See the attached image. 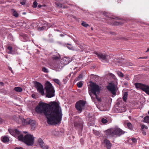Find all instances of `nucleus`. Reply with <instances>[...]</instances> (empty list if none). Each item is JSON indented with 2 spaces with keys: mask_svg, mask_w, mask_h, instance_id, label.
Instances as JSON below:
<instances>
[{
  "mask_svg": "<svg viewBox=\"0 0 149 149\" xmlns=\"http://www.w3.org/2000/svg\"><path fill=\"white\" fill-rule=\"evenodd\" d=\"M39 103L36 108V111L38 113H44L47 118L48 124H57L62 119L61 108L58 103Z\"/></svg>",
  "mask_w": 149,
  "mask_h": 149,
  "instance_id": "nucleus-1",
  "label": "nucleus"
},
{
  "mask_svg": "<svg viewBox=\"0 0 149 149\" xmlns=\"http://www.w3.org/2000/svg\"><path fill=\"white\" fill-rule=\"evenodd\" d=\"M17 136L19 141L24 142L28 146H31L34 143V137L31 134H27L24 137L23 135L20 134Z\"/></svg>",
  "mask_w": 149,
  "mask_h": 149,
  "instance_id": "nucleus-2",
  "label": "nucleus"
},
{
  "mask_svg": "<svg viewBox=\"0 0 149 149\" xmlns=\"http://www.w3.org/2000/svg\"><path fill=\"white\" fill-rule=\"evenodd\" d=\"M45 89L46 92V97H51L55 95V90L51 83L47 81L45 84Z\"/></svg>",
  "mask_w": 149,
  "mask_h": 149,
  "instance_id": "nucleus-3",
  "label": "nucleus"
},
{
  "mask_svg": "<svg viewBox=\"0 0 149 149\" xmlns=\"http://www.w3.org/2000/svg\"><path fill=\"white\" fill-rule=\"evenodd\" d=\"M106 134L108 135H111L113 136H119L123 134L125 132L118 128H115L112 129L108 130L106 132Z\"/></svg>",
  "mask_w": 149,
  "mask_h": 149,
  "instance_id": "nucleus-4",
  "label": "nucleus"
},
{
  "mask_svg": "<svg viewBox=\"0 0 149 149\" xmlns=\"http://www.w3.org/2000/svg\"><path fill=\"white\" fill-rule=\"evenodd\" d=\"M18 123H21L23 125L30 124L32 130H34L36 127V122L35 120L27 119H24L23 118L20 116L18 118Z\"/></svg>",
  "mask_w": 149,
  "mask_h": 149,
  "instance_id": "nucleus-5",
  "label": "nucleus"
},
{
  "mask_svg": "<svg viewBox=\"0 0 149 149\" xmlns=\"http://www.w3.org/2000/svg\"><path fill=\"white\" fill-rule=\"evenodd\" d=\"M90 88H89V93L92 98V94L95 96H96V93H98L100 92L99 86L93 83L90 85Z\"/></svg>",
  "mask_w": 149,
  "mask_h": 149,
  "instance_id": "nucleus-6",
  "label": "nucleus"
},
{
  "mask_svg": "<svg viewBox=\"0 0 149 149\" xmlns=\"http://www.w3.org/2000/svg\"><path fill=\"white\" fill-rule=\"evenodd\" d=\"M95 54L97 55L98 58L102 62H108L109 61L110 56L106 54L99 52H95Z\"/></svg>",
  "mask_w": 149,
  "mask_h": 149,
  "instance_id": "nucleus-7",
  "label": "nucleus"
},
{
  "mask_svg": "<svg viewBox=\"0 0 149 149\" xmlns=\"http://www.w3.org/2000/svg\"><path fill=\"white\" fill-rule=\"evenodd\" d=\"M134 85L136 88L141 89L148 94V92L149 91V86L138 83H135Z\"/></svg>",
  "mask_w": 149,
  "mask_h": 149,
  "instance_id": "nucleus-8",
  "label": "nucleus"
},
{
  "mask_svg": "<svg viewBox=\"0 0 149 149\" xmlns=\"http://www.w3.org/2000/svg\"><path fill=\"white\" fill-rule=\"evenodd\" d=\"M34 84L38 92L42 95H43L44 94V92L43 85L37 81H36Z\"/></svg>",
  "mask_w": 149,
  "mask_h": 149,
  "instance_id": "nucleus-9",
  "label": "nucleus"
},
{
  "mask_svg": "<svg viewBox=\"0 0 149 149\" xmlns=\"http://www.w3.org/2000/svg\"><path fill=\"white\" fill-rule=\"evenodd\" d=\"M107 89L110 91L112 94L115 95L116 92L115 85L113 84H110L107 87Z\"/></svg>",
  "mask_w": 149,
  "mask_h": 149,
  "instance_id": "nucleus-10",
  "label": "nucleus"
},
{
  "mask_svg": "<svg viewBox=\"0 0 149 149\" xmlns=\"http://www.w3.org/2000/svg\"><path fill=\"white\" fill-rule=\"evenodd\" d=\"M86 103H76L75 107L77 110L81 112L84 109Z\"/></svg>",
  "mask_w": 149,
  "mask_h": 149,
  "instance_id": "nucleus-11",
  "label": "nucleus"
},
{
  "mask_svg": "<svg viewBox=\"0 0 149 149\" xmlns=\"http://www.w3.org/2000/svg\"><path fill=\"white\" fill-rule=\"evenodd\" d=\"M38 143L40 147L42 149H48L49 146L47 145H46L43 142V141L40 138L38 139Z\"/></svg>",
  "mask_w": 149,
  "mask_h": 149,
  "instance_id": "nucleus-12",
  "label": "nucleus"
},
{
  "mask_svg": "<svg viewBox=\"0 0 149 149\" xmlns=\"http://www.w3.org/2000/svg\"><path fill=\"white\" fill-rule=\"evenodd\" d=\"M79 122L75 121L74 122V126L77 128H79L82 129L83 127V123L81 119H79Z\"/></svg>",
  "mask_w": 149,
  "mask_h": 149,
  "instance_id": "nucleus-13",
  "label": "nucleus"
},
{
  "mask_svg": "<svg viewBox=\"0 0 149 149\" xmlns=\"http://www.w3.org/2000/svg\"><path fill=\"white\" fill-rule=\"evenodd\" d=\"M104 143L107 149H110L111 146V144L109 140L107 139H105L104 140Z\"/></svg>",
  "mask_w": 149,
  "mask_h": 149,
  "instance_id": "nucleus-14",
  "label": "nucleus"
},
{
  "mask_svg": "<svg viewBox=\"0 0 149 149\" xmlns=\"http://www.w3.org/2000/svg\"><path fill=\"white\" fill-rule=\"evenodd\" d=\"M86 116L87 117V119L88 121H92L94 120L95 116L93 114L88 113Z\"/></svg>",
  "mask_w": 149,
  "mask_h": 149,
  "instance_id": "nucleus-15",
  "label": "nucleus"
},
{
  "mask_svg": "<svg viewBox=\"0 0 149 149\" xmlns=\"http://www.w3.org/2000/svg\"><path fill=\"white\" fill-rule=\"evenodd\" d=\"M71 61L72 59L71 58H69L65 57L63 58L61 62H63V63L65 65L68 64Z\"/></svg>",
  "mask_w": 149,
  "mask_h": 149,
  "instance_id": "nucleus-16",
  "label": "nucleus"
},
{
  "mask_svg": "<svg viewBox=\"0 0 149 149\" xmlns=\"http://www.w3.org/2000/svg\"><path fill=\"white\" fill-rule=\"evenodd\" d=\"M64 66V65L61 61L60 63H55L54 64V67L56 68L61 69Z\"/></svg>",
  "mask_w": 149,
  "mask_h": 149,
  "instance_id": "nucleus-17",
  "label": "nucleus"
},
{
  "mask_svg": "<svg viewBox=\"0 0 149 149\" xmlns=\"http://www.w3.org/2000/svg\"><path fill=\"white\" fill-rule=\"evenodd\" d=\"M56 55H53L52 58L54 60H58L60 59V55L57 54Z\"/></svg>",
  "mask_w": 149,
  "mask_h": 149,
  "instance_id": "nucleus-18",
  "label": "nucleus"
},
{
  "mask_svg": "<svg viewBox=\"0 0 149 149\" xmlns=\"http://www.w3.org/2000/svg\"><path fill=\"white\" fill-rule=\"evenodd\" d=\"M128 95V93L127 92H124L123 95V99L124 102H126L127 99Z\"/></svg>",
  "mask_w": 149,
  "mask_h": 149,
  "instance_id": "nucleus-19",
  "label": "nucleus"
},
{
  "mask_svg": "<svg viewBox=\"0 0 149 149\" xmlns=\"http://www.w3.org/2000/svg\"><path fill=\"white\" fill-rule=\"evenodd\" d=\"M2 141L4 143L8 142L9 141V139L6 136H4L2 139Z\"/></svg>",
  "mask_w": 149,
  "mask_h": 149,
  "instance_id": "nucleus-20",
  "label": "nucleus"
},
{
  "mask_svg": "<svg viewBox=\"0 0 149 149\" xmlns=\"http://www.w3.org/2000/svg\"><path fill=\"white\" fill-rule=\"evenodd\" d=\"M14 90L16 92H21L22 89V88L20 87H15L14 88Z\"/></svg>",
  "mask_w": 149,
  "mask_h": 149,
  "instance_id": "nucleus-21",
  "label": "nucleus"
},
{
  "mask_svg": "<svg viewBox=\"0 0 149 149\" xmlns=\"http://www.w3.org/2000/svg\"><path fill=\"white\" fill-rule=\"evenodd\" d=\"M144 122H146L149 123V116H146L144 118Z\"/></svg>",
  "mask_w": 149,
  "mask_h": 149,
  "instance_id": "nucleus-22",
  "label": "nucleus"
},
{
  "mask_svg": "<svg viewBox=\"0 0 149 149\" xmlns=\"http://www.w3.org/2000/svg\"><path fill=\"white\" fill-rule=\"evenodd\" d=\"M15 131V137H17V135L20 134L21 133V132L18 131L17 129L14 130Z\"/></svg>",
  "mask_w": 149,
  "mask_h": 149,
  "instance_id": "nucleus-23",
  "label": "nucleus"
},
{
  "mask_svg": "<svg viewBox=\"0 0 149 149\" xmlns=\"http://www.w3.org/2000/svg\"><path fill=\"white\" fill-rule=\"evenodd\" d=\"M53 81L59 85H61V84L59 80L57 79H53Z\"/></svg>",
  "mask_w": 149,
  "mask_h": 149,
  "instance_id": "nucleus-24",
  "label": "nucleus"
},
{
  "mask_svg": "<svg viewBox=\"0 0 149 149\" xmlns=\"http://www.w3.org/2000/svg\"><path fill=\"white\" fill-rule=\"evenodd\" d=\"M55 4L57 6V7H60V8H65V7H64L63 6V5L62 4L60 3H55Z\"/></svg>",
  "mask_w": 149,
  "mask_h": 149,
  "instance_id": "nucleus-25",
  "label": "nucleus"
},
{
  "mask_svg": "<svg viewBox=\"0 0 149 149\" xmlns=\"http://www.w3.org/2000/svg\"><path fill=\"white\" fill-rule=\"evenodd\" d=\"M127 127L130 130H132V124L130 122H128L127 124Z\"/></svg>",
  "mask_w": 149,
  "mask_h": 149,
  "instance_id": "nucleus-26",
  "label": "nucleus"
},
{
  "mask_svg": "<svg viewBox=\"0 0 149 149\" xmlns=\"http://www.w3.org/2000/svg\"><path fill=\"white\" fill-rule=\"evenodd\" d=\"M8 131L13 136H15V133L14 131V130H8Z\"/></svg>",
  "mask_w": 149,
  "mask_h": 149,
  "instance_id": "nucleus-27",
  "label": "nucleus"
},
{
  "mask_svg": "<svg viewBox=\"0 0 149 149\" xmlns=\"http://www.w3.org/2000/svg\"><path fill=\"white\" fill-rule=\"evenodd\" d=\"M83 85V83L81 81H80L77 83V85L78 88H81Z\"/></svg>",
  "mask_w": 149,
  "mask_h": 149,
  "instance_id": "nucleus-28",
  "label": "nucleus"
},
{
  "mask_svg": "<svg viewBox=\"0 0 149 149\" xmlns=\"http://www.w3.org/2000/svg\"><path fill=\"white\" fill-rule=\"evenodd\" d=\"M81 24L83 26L85 27H87L89 26L88 24L84 22H83L81 23Z\"/></svg>",
  "mask_w": 149,
  "mask_h": 149,
  "instance_id": "nucleus-29",
  "label": "nucleus"
},
{
  "mask_svg": "<svg viewBox=\"0 0 149 149\" xmlns=\"http://www.w3.org/2000/svg\"><path fill=\"white\" fill-rule=\"evenodd\" d=\"M101 122L103 124H105L108 122V121L104 118H102L101 119Z\"/></svg>",
  "mask_w": 149,
  "mask_h": 149,
  "instance_id": "nucleus-30",
  "label": "nucleus"
},
{
  "mask_svg": "<svg viewBox=\"0 0 149 149\" xmlns=\"http://www.w3.org/2000/svg\"><path fill=\"white\" fill-rule=\"evenodd\" d=\"M13 15L15 17H17L18 15V14L16 11L15 10H14L13 11Z\"/></svg>",
  "mask_w": 149,
  "mask_h": 149,
  "instance_id": "nucleus-31",
  "label": "nucleus"
},
{
  "mask_svg": "<svg viewBox=\"0 0 149 149\" xmlns=\"http://www.w3.org/2000/svg\"><path fill=\"white\" fill-rule=\"evenodd\" d=\"M42 71L46 73H48L49 72L48 70L45 67H43L42 68Z\"/></svg>",
  "mask_w": 149,
  "mask_h": 149,
  "instance_id": "nucleus-32",
  "label": "nucleus"
},
{
  "mask_svg": "<svg viewBox=\"0 0 149 149\" xmlns=\"http://www.w3.org/2000/svg\"><path fill=\"white\" fill-rule=\"evenodd\" d=\"M68 79L67 77H65L63 79V81L64 82V84H66V82H67V81H68Z\"/></svg>",
  "mask_w": 149,
  "mask_h": 149,
  "instance_id": "nucleus-33",
  "label": "nucleus"
},
{
  "mask_svg": "<svg viewBox=\"0 0 149 149\" xmlns=\"http://www.w3.org/2000/svg\"><path fill=\"white\" fill-rule=\"evenodd\" d=\"M38 3L36 1H35L33 2V4L32 6L33 7L35 8L36 7Z\"/></svg>",
  "mask_w": 149,
  "mask_h": 149,
  "instance_id": "nucleus-34",
  "label": "nucleus"
},
{
  "mask_svg": "<svg viewBox=\"0 0 149 149\" xmlns=\"http://www.w3.org/2000/svg\"><path fill=\"white\" fill-rule=\"evenodd\" d=\"M117 74L118 76L120 77H123V74L120 72V71H118L117 72Z\"/></svg>",
  "mask_w": 149,
  "mask_h": 149,
  "instance_id": "nucleus-35",
  "label": "nucleus"
},
{
  "mask_svg": "<svg viewBox=\"0 0 149 149\" xmlns=\"http://www.w3.org/2000/svg\"><path fill=\"white\" fill-rule=\"evenodd\" d=\"M123 23L119 21V22H115L114 24L115 25H118L119 24H123Z\"/></svg>",
  "mask_w": 149,
  "mask_h": 149,
  "instance_id": "nucleus-36",
  "label": "nucleus"
},
{
  "mask_svg": "<svg viewBox=\"0 0 149 149\" xmlns=\"http://www.w3.org/2000/svg\"><path fill=\"white\" fill-rule=\"evenodd\" d=\"M144 128H145L146 129H147L148 128V127L147 126H145L144 125H142L141 126V129L142 130H143Z\"/></svg>",
  "mask_w": 149,
  "mask_h": 149,
  "instance_id": "nucleus-37",
  "label": "nucleus"
},
{
  "mask_svg": "<svg viewBox=\"0 0 149 149\" xmlns=\"http://www.w3.org/2000/svg\"><path fill=\"white\" fill-rule=\"evenodd\" d=\"M95 97H96V98L97 99L98 102H101V99L98 97H97V95H96V96H95Z\"/></svg>",
  "mask_w": 149,
  "mask_h": 149,
  "instance_id": "nucleus-38",
  "label": "nucleus"
},
{
  "mask_svg": "<svg viewBox=\"0 0 149 149\" xmlns=\"http://www.w3.org/2000/svg\"><path fill=\"white\" fill-rule=\"evenodd\" d=\"M132 141H133V142L134 143H135V142H136V141H137V140L135 138H132Z\"/></svg>",
  "mask_w": 149,
  "mask_h": 149,
  "instance_id": "nucleus-39",
  "label": "nucleus"
},
{
  "mask_svg": "<svg viewBox=\"0 0 149 149\" xmlns=\"http://www.w3.org/2000/svg\"><path fill=\"white\" fill-rule=\"evenodd\" d=\"M12 47L11 46H8V49L10 51H11L12 50Z\"/></svg>",
  "mask_w": 149,
  "mask_h": 149,
  "instance_id": "nucleus-40",
  "label": "nucleus"
},
{
  "mask_svg": "<svg viewBox=\"0 0 149 149\" xmlns=\"http://www.w3.org/2000/svg\"><path fill=\"white\" fill-rule=\"evenodd\" d=\"M77 102H86L83 100H80L77 101Z\"/></svg>",
  "mask_w": 149,
  "mask_h": 149,
  "instance_id": "nucleus-41",
  "label": "nucleus"
},
{
  "mask_svg": "<svg viewBox=\"0 0 149 149\" xmlns=\"http://www.w3.org/2000/svg\"><path fill=\"white\" fill-rule=\"evenodd\" d=\"M3 121V120L0 117V124L2 123Z\"/></svg>",
  "mask_w": 149,
  "mask_h": 149,
  "instance_id": "nucleus-42",
  "label": "nucleus"
},
{
  "mask_svg": "<svg viewBox=\"0 0 149 149\" xmlns=\"http://www.w3.org/2000/svg\"><path fill=\"white\" fill-rule=\"evenodd\" d=\"M110 33L111 34L113 35H115L116 34V33H115L114 32H110Z\"/></svg>",
  "mask_w": 149,
  "mask_h": 149,
  "instance_id": "nucleus-43",
  "label": "nucleus"
},
{
  "mask_svg": "<svg viewBox=\"0 0 149 149\" xmlns=\"http://www.w3.org/2000/svg\"><path fill=\"white\" fill-rule=\"evenodd\" d=\"M14 149H23V148L22 147H16L14 148Z\"/></svg>",
  "mask_w": 149,
  "mask_h": 149,
  "instance_id": "nucleus-44",
  "label": "nucleus"
},
{
  "mask_svg": "<svg viewBox=\"0 0 149 149\" xmlns=\"http://www.w3.org/2000/svg\"><path fill=\"white\" fill-rule=\"evenodd\" d=\"M82 76H83L82 74H80L78 77V78L79 79L82 78Z\"/></svg>",
  "mask_w": 149,
  "mask_h": 149,
  "instance_id": "nucleus-45",
  "label": "nucleus"
},
{
  "mask_svg": "<svg viewBox=\"0 0 149 149\" xmlns=\"http://www.w3.org/2000/svg\"><path fill=\"white\" fill-rule=\"evenodd\" d=\"M20 3L22 5H24L25 3V1H23L21 2H20Z\"/></svg>",
  "mask_w": 149,
  "mask_h": 149,
  "instance_id": "nucleus-46",
  "label": "nucleus"
},
{
  "mask_svg": "<svg viewBox=\"0 0 149 149\" xmlns=\"http://www.w3.org/2000/svg\"><path fill=\"white\" fill-rule=\"evenodd\" d=\"M8 54H13V50H11V51H10L9 52H8Z\"/></svg>",
  "mask_w": 149,
  "mask_h": 149,
  "instance_id": "nucleus-47",
  "label": "nucleus"
},
{
  "mask_svg": "<svg viewBox=\"0 0 149 149\" xmlns=\"http://www.w3.org/2000/svg\"><path fill=\"white\" fill-rule=\"evenodd\" d=\"M125 79H126L127 80H129V79L128 77V75H126L125 76Z\"/></svg>",
  "mask_w": 149,
  "mask_h": 149,
  "instance_id": "nucleus-48",
  "label": "nucleus"
},
{
  "mask_svg": "<svg viewBox=\"0 0 149 149\" xmlns=\"http://www.w3.org/2000/svg\"><path fill=\"white\" fill-rule=\"evenodd\" d=\"M31 96L33 98H36V97H35L36 95L35 94H32Z\"/></svg>",
  "mask_w": 149,
  "mask_h": 149,
  "instance_id": "nucleus-49",
  "label": "nucleus"
},
{
  "mask_svg": "<svg viewBox=\"0 0 149 149\" xmlns=\"http://www.w3.org/2000/svg\"><path fill=\"white\" fill-rule=\"evenodd\" d=\"M67 47L69 49H72V47L71 46H68Z\"/></svg>",
  "mask_w": 149,
  "mask_h": 149,
  "instance_id": "nucleus-50",
  "label": "nucleus"
},
{
  "mask_svg": "<svg viewBox=\"0 0 149 149\" xmlns=\"http://www.w3.org/2000/svg\"><path fill=\"white\" fill-rule=\"evenodd\" d=\"M3 85H4V84L3 82H0V85H1V86H3Z\"/></svg>",
  "mask_w": 149,
  "mask_h": 149,
  "instance_id": "nucleus-51",
  "label": "nucleus"
},
{
  "mask_svg": "<svg viewBox=\"0 0 149 149\" xmlns=\"http://www.w3.org/2000/svg\"><path fill=\"white\" fill-rule=\"evenodd\" d=\"M142 134L144 135H145L146 134V133L144 131L142 132Z\"/></svg>",
  "mask_w": 149,
  "mask_h": 149,
  "instance_id": "nucleus-52",
  "label": "nucleus"
},
{
  "mask_svg": "<svg viewBox=\"0 0 149 149\" xmlns=\"http://www.w3.org/2000/svg\"><path fill=\"white\" fill-rule=\"evenodd\" d=\"M147 58V57H140L139 58Z\"/></svg>",
  "mask_w": 149,
  "mask_h": 149,
  "instance_id": "nucleus-53",
  "label": "nucleus"
},
{
  "mask_svg": "<svg viewBox=\"0 0 149 149\" xmlns=\"http://www.w3.org/2000/svg\"><path fill=\"white\" fill-rule=\"evenodd\" d=\"M149 52V48L146 52Z\"/></svg>",
  "mask_w": 149,
  "mask_h": 149,
  "instance_id": "nucleus-54",
  "label": "nucleus"
},
{
  "mask_svg": "<svg viewBox=\"0 0 149 149\" xmlns=\"http://www.w3.org/2000/svg\"><path fill=\"white\" fill-rule=\"evenodd\" d=\"M41 5H38V7H39V8H40L41 7Z\"/></svg>",
  "mask_w": 149,
  "mask_h": 149,
  "instance_id": "nucleus-55",
  "label": "nucleus"
},
{
  "mask_svg": "<svg viewBox=\"0 0 149 149\" xmlns=\"http://www.w3.org/2000/svg\"><path fill=\"white\" fill-rule=\"evenodd\" d=\"M121 39H123L125 40L126 39L123 37L122 38H121Z\"/></svg>",
  "mask_w": 149,
  "mask_h": 149,
  "instance_id": "nucleus-56",
  "label": "nucleus"
},
{
  "mask_svg": "<svg viewBox=\"0 0 149 149\" xmlns=\"http://www.w3.org/2000/svg\"><path fill=\"white\" fill-rule=\"evenodd\" d=\"M60 36H64V35L63 34H60Z\"/></svg>",
  "mask_w": 149,
  "mask_h": 149,
  "instance_id": "nucleus-57",
  "label": "nucleus"
},
{
  "mask_svg": "<svg viewBox=\"0 0 149 149\" xmlns=\"http://www.w3.org/2000/svg\"><path fill=\"white\" fill-rule=\"evenodd\" d=\"M120 103H116V104L117 105H119Z\"/></svg>",
  "mask_w": 149,
  "mask_h": 149,
  "instance_id": "nucleus-58",
  "label": "nucleus"
},
{
  "mask_svg": "<svg viewBox=\"0 0 149 149\" xmlns=\"http://www.w3.org/2000/svg\"><path fill=\"white\" fill-rule=\"evenodd\" d=\"M53 102V103H54V102H56L55 101H53V102Z\"/></svg>",
  "mask_w": 149,
  "mask_h": 149,
  "instance_id": "nucleus-59",
  "label": "nucleus"
},
{
  "mask_svg": "<svg viewBox=\"0 0 149 149\" xmlns=\"http://www.w3.org/2000/svg\"><path fill=\"white\" fill-rule=\"evenodd\" d=\"M100 105H102V103H100Z\"/></svg>",
  "mask_w": 149,
  "mask_h": 149,
  "instance_id": "nucleus-60",
  "label": "nucleus"
},
{
  "mask_svg": "<svg viewBox=\"0 0 149 149\" xmlns=\"http://www.w3.org/2000/svg\"><path fill=\"white\" fill-rule=\"evenodd\" d=\"M96 105L97 107V108H98V105H97V104H96Z\"/></svg>",
  "mask_w": 149,
  "mask_h": 149,
  "instance_id": "nucleus-61",
  "label": "nucleus"
},
{
  "mask_svg": "<svg viewBox=\"0 0 149 149\" xmlns=\"http://www.w3.org/2000/svg\"><path fill=\"white\" fill-rule=\"evenodd\" d=\"M71 73H70V76H71Z\"/></svg>",
  "mask_w": 149,
  "mask_h": 149,
  "instance_id": "nucleus-62",
  "label": "nucleus"
},
{
  "mask_svg": "<svg viewBox=\"0 0 149 149\" xmlns=\"http://www.w3.org/2000/svg\"><path fill=\"white\" fill-rule=\"evenodd\" d=\"M16 105H17V106H19V105L17 104H16Z\"/></svg>",
  "mask_w": 149,
  "mask_h": 149,
  "instance_id": "nucleus-63",
  "label": "nucleus"
},
{
  "mask_svg": "<svg viewBox=\"0 0 149 149\" xmlns=\"http://www.w3.org/2000/svg\"><path fill=\"white\" fill-rule=\"evenodd\" d=\"M91 29L92 30H93V28H91Z\"/></svg>",
  "mask_w": 149,
  "mask_h": 149,
  "instance_id": "nucleus-64",
  "label": "nucleus"
}]
</instances>
